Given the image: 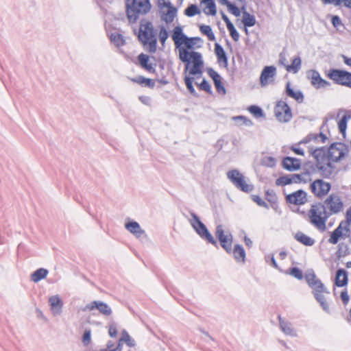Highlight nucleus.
Masks as SVG:
<instances>
[{"instance_id": "56", "label": "nucleus", "mask_w": 351, "mask_h": 351, "mask_svg": "<svg viewBox=\"0 0 351 351\" xmlns=\"http://www.w3.org/2000/svg\"><path fill=\"white\" fill-rule=\"evenodd\" d=\"M91 341V330L86 328L82 336V343L84 346H88Z\"/></svg>"}, {"instance_id": "49", "label": "nucleus", "mask_w": 351, "mask_h": 351, "mask_svg": "<svg viewBox=\"0 0 351 351\" xmlns=\"http://www.w3.org/2000/svg\"><path fill=\"white\" fill-rule=\"evenodd\" d=\"M123 337L120 339V341H124L126 343V344L132 347L135 345V341L134 339H132L128 332L125 330H123L122 331Z\"/></svg>"}, {"instance_id": "29", "label": "nucleus", "mask_w": 351, "mask_h": 351, "mask_svg": "<svg viewBox=\"0 0 351 351\" xmlns=\"http://www.w3.org/2000/svg\"><path fill=\"white\" fill-rule=\"evenodd\" d=\"M324 293H326V292H316L313 294L315 299L319 304L323 311H324L327 313H330L329 304L327 302L326 297L324 295Z\"/></svg>"}, {"instance_id": "61", "label": "nucleus", "mask_w": 351, "mask_h": 351, "mask_svg": "<svg viewBox=\"0 0 351 351\" xmlns=\"http://www.w3.org/2000/svg\"><path fill=\"white\" fill-rule=\"evenodd\" d=\"M278 62L280 65L285 66L286 69L287 66H289V64H287V53L285 49L279 54Z\"/></svg>"}, {"instance_id": "19", "label": "nucleus", "mask_w": 351, "mask_h": 351, "mask_svg": "<svg viewBox=\"0 0 351 351\" xmlns=\"http://www.w3.org/2000/svg\"><path fill=\"white\" fill-rule=\"evenodd\" d=\"M51 311L54 315H60L62 310L63 302L58 295H52L49 298Z\"/></svg>"}, {"instance_id": "27", "label": "nucleus", "mask_w": 351, "mask_h": 351, "mask_svg": "<svg viewBox=\"0 0 351 351\" xmlns=\"http://www.w3.org/2000/svg\"><path fill=\"white\" fill-rule=\"evenodd\" d=\"M285 93L288 97L293 98L299 104L304 101V95L302 92L301 90L295 91L291 88L290 82L287 83Z\"/></svg>"}, {"instance_id": "48", "label": "nucleus", "mask_w": 351, "mask_h": 351, "mask_svg": "<svg viewBox=\"0 0 351 351\" xmlns=\"http://www.w3.org/2000/svg\"><path fill=\"white\" fill-rule=\"evenodd\" d=\"M348 246L346 243L341 242L338 244L337 254L339 257L346 256L348 252Z\"/></svg>"}, {"instance_id": "1", "label": "nucleus", "mask_w": 351, "mask_h": 351, "mask_svg": "<svg viewBox=\"0 0 351 351\" xmlns=\"http://www.w3.org/2000/svg\"><path fill=\"white\" fill-rule=\"evenodd\" d=\"M343 204L340 197L330 194L324 203L318 202L311 206L308 212L310 222L320 230H325L326 222L332 214H337L343 209Z\"/></svg>"}, {"instance_id": "4", "label": "nucleus", "mask_w": 351, "mask_h": 351, "mask_svg": "<svg viewBox=\"0 0 351 351\" xmlns=\"http://www.w3.org/2000/svg\"><path fill=\"white\" fill-rule=\"evenodd\" d=\"M138 38L143 45H149V52L155 53L156 51L157 38L154 34L152 22L145 19L141 21Z\"/></svg>"}, {"instance_id": "47", "label": "nucleus", "mask_w": 351, "mask_h": 351, "mask_svg": "<svg viewBox=\"0 0 351 351\" xmlns=\"http://www.w3.org/2000/svg\"><path fill=\"white\" fill-rule=\"evenodd\" d=\"M200 13V10L197 5L191 4L189 5L184 10V14L189 16L192 17Z\"/></svg>"}, {"instance_id": "11", "label": "nucleus", "mask_w": 351, "mask_h": 351, "mask_svg": "<svg viewBox=\"0 0 351 351\" xmlns=\"http://www.w3.org/2000/svg\"><path fill=\"white\" fill-rule=\"evenodd\" d=\"M310 189L316 197H322L328 193L331 185L322 179H317L311 184Z\"/></svg>"}, {"instance_id": "39", "label": "nucleus", "mask_w": 351, "mask_h": 351, "mask_svg": "<svg viewBox=\"0 0 351 351\" xmlns=\"http://www.w3.org/2000/svg\"><path fill=\"white\" fill-rule=\"evenodd\" d=\"M167 8L168 9V11L166 14H164L162 19L166 23H169L173 21L174 18L177 14L178 11L177 9L173 5H171L169 7H167Z\"/></svg>"}, {"instance_id": "35", "label": "nucleus", "mask_w": 351, "mask_h": 351, "mask_svg": "<svg viewBox=\"0 0 351 351\" xmlns=\"http://www.w3.org/2000/svg\"><path fill=\"white\" fill-rule=\"evenodd\" d=\"M340 239H343V232L341 225L338 226L330 233V238L328 239V243L331 244H337Z\"/></svg>"}, {"instance_id": "8", "label": "nucleus", "mask_w": 351, "mask_h": 351, "mask_svg": "<svg viewBox=\"0 0 351 351\" xmlns=\"http://www.w3.org/2000/svg\"><path fill=\"white\" fill-rule=\"evenodd\" d=\"M274 114L278 121L282 123L290 121L293 117L291 108L282 100L277 101L274 108Z\"/></svg>"}, {"instance_id": "25", "label": "nucleus", "mask_w": 351, "mask_h": 351, "mask_svg": "<svg viewBox=\"0 0 351 351\" xmlns=\"http://www.w3.org/2000/svg\"><path fill=\"white\" fill-rule=\"evenodd\" d=\"M242 23L244 25V31L245 34H248L247 27H253L256 25V20L254 15L250 14L247 11L243 12V17L241 20Z\"/></svg>"}, {"instance_id": "33", "label": "nucleus", "mask_w": 351, "mask_h": 351, "mask_svg": "<svg viewBox=\"0 0 351 351\" xmlns=\"http://www.w3.org/2000/svg\"><path fill=\"white\" fill-rule=\"evenodd\" d=\"M138 60L139 62L140 65L147 71H148L150 73H154L156 71L155 69L153 67L152 64H149V56L144 54L141 53L138 56Z\"/></svg>"}, {"instance_id": "5", "label": "nucleus", "mask_w": 351, "mask_h": 351, "mask_svg": "<svg viewBox=\"0 0 351 351\" xmlns=\"http://www.w3.org/2000/svg\"><path fill=\"white\" fill-rule=\"evenodd\" d=\"M190 215L191 216V219H189V223L196 233L208 243H211L215 246H217L216 240L210 234L206 225L200 220L197 215L193 211L190 212Z\"/></svg>"}, {"instance_id": "16", "label": "nucleus", "mask_w": 351, "mask_h": 351, "mask_svg": "<svg viewBox=\"0 0 351 351\" xmlns=\"http://www.w3.org/2000/svg\"><path fill=\"white\" fill-rule=\"evenodd\" d=\"M287 203L295 205H302L307 202V193L302 190H298L287 195L285 197Z\"/></svg>"}, {"instance_id": "10", "label": "nucleus", "mask_w": 351, "mask_h": 351, "mask_svg": "<svg viewBox=\"0 0 351 351\" xmlns=\"http://www.w3.org/2000/svg\"><path fill=\"white\" fill-rule=\"evenodd\" d=\"M347 147L344 143H333L328 148V159L329 161L339 162L345 156Z\"/></svg>"}, {"instance_id": "15", "label": "nucleus", "mask_w": 351, "mask_h": 351, "mask_svg": "<svg viewBox=\"0 0 351 351\" xmlns=\"http://www.w3.org/2000/svg\"><path fill=\"white\" fill-rule=\"evenodd\" d=\"M95 309L99 311V312L105 315L110 316L112 313L111 308L105 302L100 300H94L87 304L83 308L84 312L92 311Z\"/></svg>"}, {"instance_id": "40", "label": "nucleus", "mask_w": 351, "mask_h": 351, "mask_svg": "<svg viewBox=\"0 0 351 351\" xmlns=\"http://www.w3.org/2000/svg\"><path fill=\"white\" fill-rule=\"evenodd\" d=\"M301 58L300 56H297L293 58L291 64L287 66V71L288 72H293L296 73L299 71L301 67Z\"/></svg>"}, {"instance_id": "13", "label": "nucleus", "mask_w": 351, "mask_h": 351, "mask_svg": "<svg viewBox=\"0 0 351 351\" xmlns=\"http://www.w3.org/2000/svg\"><path fill=\"white\" fill-rule=\"evenodd\" d=\"M215 234L221 247L227 253L230 254L232 252V236L230 234L229 235L224 234L222 225H218L217 226Z\"/></svg>"}, {"instance_id": "50", "label": "nucleus", "mask_w": 351, "mask_h": 351, "mask_svg": "<svg viewBox=\"0 0 351 351\" xmlns=\"http://www.w3.org/2000/svg\"><path fill=\"white\" fill-rule=\"evenodd\" d=\"M208 75L212 78L213 82H217L221 80L220 75L215 71L213 68H207L206 69Z\"/></svg>"}, {"instance_id": "37", "label": "nucleus", "mask_w": 351, "mask_h": 351, "mask_svg": "<svg viewBox=\"0 0 351 351\" xmlns=\"http://www.w3.org/2000/svg\"><path fill=\"white\" fill-rule=\"evenodd\" d=\"M49 271L47 269L45 268H39L36 269L34 272H33L31 275V280L34 282H38L41 280L46 278Z\"/></svg>"}, {"instance_id": "36", "label": "nucleus", "mask_w": 351, "mask_h": 351, "mask_svg": "<svg viewBox=\"0 0 351 351\" xmlns=\"http://www.w3.org/2000/svg\"><path fill=\"white\" fill-rule=\"evenodd\" d=\"M324 5H334L336 7L343 6L351 10V0H321Z\"/></svg>"}, {"instance_id": "44", "label": "nucleus", "mask_w": 351, "mask_h": 351, "mask_svg": "<svg viewBox=\"0 0 351 351\" xmlns=\"http://www.w3.org/2000/svg\"><path fill=\"white\" fill-rule=\"evenodd\" d=\"M292 183L293 180L291 174L280 176L276 180V184L277 186H286Z\"/></svg>"}, {"instance_id": "55", "label": "nucleus", "mask_w": 351, "mask_h": 351, "mask_svg": "<svg viewBox=\"0 0 351 351\" xmlns=\"http://www.w3.org/2000/svg\"><path fill=\"white\" fill-rule=\"evenodd\" d=\"M226 6L228 8V11L234 16L238 17L241 15V12L236 5L230 2Z\"/></svg>"}, {"instance_id": "46", "label": "nucleus", "mask_w": 351, "mask_h": 351, "mask_svg": "<svg viewBox=\"0 0 351 351\" xmlns=\"http://www.w3.org/2000/svg\"><path fill=\"white\" fill-rule=\"evenodd\" d=\"M108 335L110 337L114 338L118 332V324L113 320H110L108 324Z\"/></svg>"}, {"instance_id": "20", "label": "nucleus", "mask_w": 351, "mask_h": 351, "mask_svg": "<svg viewBox=\"0 0 351 351\" xmlns=\"http://www.w3.org/2000/svg\"><path fill=\"white\" fill-rule=\"evenodd\" d=\"M215 53L217 56V62L219 66L225 68L228 67V60L226 53L223 47L217 43L215 44Z\"/></svg>"}, {"instance_id": "45", "label": "nucleus", "mask_w": 351, "mask_h": 351, "mask_svg": "<svg viewBox=\"0 0 351 351\" xmlns=\"http://www.w3.org/2000/svg\"><path fill=\"white\" fill-rule=\"evenodd\" d=\"M249 112L252 114L256 118H261L265 117V113L263 110V109L256 105L250 106L248 108Z\"/></svg>"}, {"instance_id": "3", "label": "nucleus", "mask_w": 351, "mask_h": 351, "mask_svg": "<svg viewBox=\"0 0 351 351\" xmlns=\"http://www.w3.org/2000/svg\"><path fill=\"white\" fill-rule=\"evenodd\" d=\"M126 14L130 23H134L141 16L150 12L152 5L149 0H125Z\"/></svg>"}, {"instance_id": "62", "label": "nucleus", "mask_w": 351, "mask_h": 351, "mask_svg": "<svg viewBox=\"0 0 351 351\" xmlns=\"http://www.w3.org/2000/svg\"><path fill=\"white\" fill-rule=\"evenodd\" d=\"M227 29H228L232 38L236 42L238 41L239 39V34L234 25H230V27H227Z\"/></svg>"}, {"instance_id": "18", "label": "nucleus", "mask_w": 351, "mask_h": 351, "mask_svg": "<svg viewBox=\"0 0 351 351\" xmlns=\"http://www.w3.org/2000/svg\"><path fill=\"white\" fill-rule=\"evenodd\" d=\"M281 165L285 169L289 171H295L300 169L301 160L291 156H286L282 159Z\"/></svg>"}, {"instance_id": "51", "label": "nucleus", "mask_w": 351, "mask_h": 351, "mask_svg": "<svg viewBox=\"0 0 351 351\" xmlns=\"http://www.w3.org/2000/svg\"><path fill=\"white\" fill-rule=\"evenodd\" d=\"M208 75L212 78L213 82H217L221 80L220 75L215 71L213 68H207L206 69Z\"/></svg>"}, {"instance_id": "53", "label": "nucleus", "mask_w": 351, "mask_h": 351, "mask_svg": "<svg viewBox=\"0 0 351 351\" xmlns=\"http://www.w3.org/2000/svg\"><path fill=\"white\" fill-rule=\"evenodd\" d=\"M195 40H200V38L197 37L189 38L186 36V38H184V39L182 40V44L185 45L187 50L191 49L193 48V46L195 44L194 42Z\"/></svg>"}, {"instance_id": "12", "label": "nucleus", "mask_w": 351, "mask_h": 351, "mask_svg": "<svg viewBox=\"0 0 351 351\" xmlns=\"http://www.w3.org/2000/svg\"><path fill=\"white\" fill-rule=\"evenodd\" d=\"M315 172V165L311 162L304 165V172L301 174H291L293 183H307L311 180V174Z\"/></svg>"}, {"instance_id": "34", "label": "nucleus", "mask_w": 351, "mask_h": 351, "mask_svg": "<svg viewBox=\"0 0 351 351\" xmlns=\"http://www.w3.org/2000/svg\"><path fill=\"white\" fill-rule=\"evenodd\" d=\"M201 3L206 5L204 12L207 15L215 16L217 14L216 5L214 0H202Z\"/></svg>"}, {"instance_id": "64", "label": "nucleus", "mask_w": 351, "mask_h": 351, "mask_svg": "<svg viewBox=\"0 0 351 351\" xmlns=\"http://www.w3.org/2000/svg\"><path fill=\"white\" fill-rule=\"evenodd\" d=\"M331 23L334 27L338 28L339 26H343V23L340 17L337 15L332 16Z\"/></svg>"}, {"instance_id": "59", "label": "nucleus", "mask_w": 351, "mask_h": 351, "mask_svg": "<svg viewBox=\"0 0 351 351\" xmlns=\"http://www.w3.org/2000/svg\"><path fill=\"white\" fill-rule=\"evenodd\" d=\"M266 199L269 203H274L278 199L276 193L274 190H267L265 192Z\"/></svg>"}, {"instance_id": "28", "label": "nucleus", "mask_w": 351, "mask_h": 351, "mask_svg": "<svg viewBox=\"0 0 351 351\" xmlns=\"http://www.w3.org/2000/svg\"><path fill=\"white\" fill-rule=\"evenodd\" d=\"M348 272L344 269H339L336 272L335 285L342 287L348 284Z\"/></svg>"}, {"instance_id": "7", "label": "nucleus", "mask_w": 351, "mask_h": 351, "mask_svg": "<svg viewBox=\"0 0 351 351\" xmlns=\"http://www.w3.org/2000/svg\"><path fill=\"white\" fill-rule=\"evenodd\" d=\"M327 76L334 83L347 86L351 88V73L345 70L332 69L329 71Z\"/></svg>"}, {"instance_id": "41", "label": "nucleus", "mask_w": 351, "mask_h": 351, "mask_svg": "<svg viewBox=\"0 0 351 351\" xmlns=\"http://www.w3.org/2000/svg\"><path fill=\"white\" fill-rule=\"evenodd\" d=\"M110 40L117 47L123 46L125 43V40L124 39V36L119 33L114 32L112 33L110 35Z\"/></svg>"}, {"instance_id": "38", "label": "nucleus", "mask_w": 351, "mask_h": 351, "mask_svg": "<svg viewBox=\"0 0 351 351\" xmlns=\"http://www.w3.org/2000/svg\"><path fill=\"white\" fill-rule=\"evenodd\" d=\"M350 118L351 116L349 114V112L346 111L345 114L341 117L338 123L339 132L343 136V137L346 136L347 123Z\"/></svg>"}, {"instance_id": "2", "label": "nucleus", "mask_w": 351, "mask_h": 351, "mask_svg": "<svg viewBox=\"0 0 351 351\" xmlns=\"http://www.w3.org/2000/svg\"><path fill=\"white\" fill-rule=\"evenodd\" d=\"M171 38L176 48L179 49L180 60L186 63L184 73L189 71V74L192 75H201L204 66L202 56L199 52L189 51L184 47H181L182 40L184 38H186V36L183 33L182 27L177 26L173 29Z\"/></svg>"}, {"instance_id": "57", "label": "nucleus", "mask_w": 351, "mask_h": 351, "mask_svg": "<svg viewBox=\"0 0 351 351\" xmlns=\"http://www.w3.org/2000/svg\"><path fill=\"white\" fill-rule=\"evenodd\" d=\"M252 199L256 202L259 206L269 209V205L259 195H252Z\"/></svg>"}, {"instance_id": "32", "label": "nucleus", "mask_w": 351, "mask_h": 351, "mask_svg": "<svg viewBox=\"0 0 351 351\" xmlns=\"http://www.w3.org/2000/svg\"><path fill=\"white\" fill-rule=\"evenodd\" d=\"M295 240L306 246H312L315 243V240L307 236L303 232L298 231L294 236Z\"/></svg>"}, {"instance_id": "22", "label": "nucleus", "mask_w": 351, "mask_h": 351, "mask_svg": "<svg viewBox=\"0 0 351 351\" xmlns=\"http://www.w3.org/2000/svg\"><path fill=\"white\" fill-rule=\"evenodd\" d=\"M328 149L325 147H322L316 149L309 147V152L316 160L317 163H322L324 159L328 158Z\"/></svg>"}, {"instance_id": "17", "label": "nucleus", "mask_w": 351, "mask_h": 351, "mask_svg": "<svg viewBox=\"0 0 351 351\" xmlns=\"http://www.w3.org/2000/svg\"><path fill=\"white\" fill-rule=\"evenodd\" d=\"M276 68L274 66H266L261 71L260 82L262 86H265L274 80Z\"/></svg>"}, {"instance_id": "52", "label": "nucleus", "mask_w": 351, "mask_h": 351, "mask_svg": "<svg viewBox=\"0 0 351 351\" xmlns=\"http://www.w3.org/2000/svg\"><path fill=\"white\" fill-rule=\"evenodd\" d=\"M263 165L268 167H274L276 165V160L272 156H265L261 160Z\"/></svg>"}, {"instance_id": "54", "label": "nucleus", "mask_w": 351, "mask_h": 351, "mask_svg": "<svg viewBox=\"0 0 351 351\" xmlns=\"http://www.w3.org/2000/svg\"><path fill=\"white\" fill-rule=\"evenodd\" d=\"M289 274L298 280H302L304 278L302 270L297 267H291L290 269Z\"/></svg>"}, {"instance_id": "21", "label": "nucleus", "mask_w": 351, "mask_h": 351, "mask_svg": "<svg viewBox=\"0 0 351 351\" xmlns=\"http://www.w3.org/2000/svg\"><path fill=\"white\" fill-rule=\"evenodd\" d=\"M335 167L329 161L326 165L322 163L315 165V171L318 169L321 176L324 178H330L333 173Z\"/></svg>"}, {"instance_id": "58", "label": "nucleus", "mask_w": 351, "mask_h": 351, "mask_svg": "<svg viewBox=\"0 0 351 351\" xmlns=\"http://www.w3.org/2000/svg\"><path fill=\"white\" fill-rule=\"evenodd\" d=\"M169 34L167 30L164 26H162L159 32V40L162 45H165L167 39L168 38Z\"/></svg>"}, {"instance_id": "14", "label": "nucleus", "mask_w": 351, "mask_h": 351, "mask_svg": "<svg viewBox=\"0 0 351 351\" xmlns=\"http://www.w3.org/2000/svg\"><path fill=\"white\" fill-rule=\"evenodd\" d=\"M311 85L316 89L326 88L330 86V82L324 80L317 70H310L306 73Z\"/></svg>"}, {"instance_id": "31", "label": "nucleus", "mask_w": 351, "mask_h": 351, "mask_svg": "<svg viewBox=\"0 0 351 351\" xmlns=\"http://www.w3.org/2000/svg\"><path fill=\"white\" fill-rule=\"evenodd\" d=\"M234 259L237 262L245 263V251L242 245L240 244H236L232 250Z\"/></svg>"}, {"instance_id": "42", "label": "nucleus", "mask_w": 351, "mask_h": 351, "mask_svg": "<svg viewBox=\"0 0 351 351\" xmlns=\"http://www.w3.org/2000/svg\"><path fill=\"white\" fill-rule=\"evenodd\" d=\"M199 30L204 35L208 37L209 40L214 41L215 40V36L210 25H201L199 26Z\"/></svg>"}, {"instance_id": "9", "label": "nucleus", "mask_w": 351, "mask_h": 351, "mask_svg": "<svg viewBox=\"0 0 351 351\" xmlns=\"http://www.w3.org/2000/svg\"><path fill=\"white\" fill-rule=\"evenodd\" d=\"M304 278L308 285L312 289V293L316 292H326V294L330 293V291L324 286L321 280L316 276L313 270L307 271Z\"/></svg>"}, {"instance_id": "43", "label": "nucleus", "mask_w": 351, "mask_h": 351, "mask_svg": "<svg viewBox=\"0 0 351 351\" xmlns=\"http://www.w3.org/2000/svg\"><path fill=\"white\" fill-rule=\"evenodd\" d=\"M193 80H194V78L193 77L185 76L184 82H185V85H186L188 90L189 91V93L191 95H193L194 97H197L199 95H198L197 93L195 91V90L193 87Z\"/></svg>"}, {"instance_id": "63", "label": "nucleus", "mask_w": 351, "mask_h": 351, "mask_svg": "<svg viewBox=\"0 0 351 351\" xmlns=\"http://www.w3.org/2000/svg\"><path fill=\"white\" fill-rule=\"evenodd\" d=\"M233 119L236 121L237 120L241 121L242 125H245L247 126H251L253 124L252 121L250 119H249L247 117L242 116V115L234 117H233Z\"/></svg>"}, {"instance_id": "23", "label": "nucleus", "mask_w": 351, "mask_h": 351, "mask_svg": "<svg viewBox=\"0 0 351 351\" xmlns=\"http://www.w3.org/2000/svg\"><path fill=\"white\" fill-rule=\"evenodd\" d=\"M341 225L343 239L349 237L350 235V226L351 225V207L348 208L346 213V220H343L339 223Z\"/></svg>"}, {"instance_id": "6", "label": "nucleus", "mask_w": 351, "mask_h": 351, "mask_svg": "<svg viewBox=\"0 0 351 351\" xmlns=\"http://www.w3.org/2000/svg\"><path fill=\"white\" fill-rule=\"evenodd\" d=\"M226 175L234 186L240 191L249 193L253 190V185L247 184L245 180L244 176L237 169L228 171Z\"/></svg>"}, {"instance_id": "24", "label": "nucleus", "mask_w": 351, "mask_h": 351, "mask_svg": "<svg viewBox=\"0 0 351 351\" xmlns=\"http://www.w3.org/2000/svg\"><path fill=\"white\" fill-rule=\"evenodd\" d=\"M278 319L280 327L285 335H289L291 337L297 336V332L293 327L291 323L282 319L280 316H278Z\"/></svg>"}, {"instance_id": "30", "label": "nucleus", "mask_w": 351, "mask_h": 351, "mask_svg": "<svg viewBox=\"0 0 351 351\" xmlns=\"http://www.w3.org/2000/svg\"><path fill=\"white\" fill-rule=\"evenodd\" d=\"M324 293H326V292H316L313 294L315 299L319 304L323 311H324L327 313H330L329 304L327 302L326 297L324 295Z\"/></svg>"}, {"instance_id": "60", "label": "nucleus", "mask_w": 351, "mask_h": 351, "mask_svg": "<svg viewBox=\"0 0 351 351\" xmlns=\"http://www.w3.org/2000/svg\"><path fill=\"white\" fill-rule=\"evenodd\" d=\"M199 89L205 90L209 94L212 93L211 86L206 79H203L202 82L198 84Z\"/></svg>"}, {"instance_id": "26", "label": "nucleus", "mask_w": 351, "mask_h": 351, "mask_svg": "<svg viewBox=\"0 0 351 351\" xmlns=\"http://www.w3.org/2000/svg\"><path fill=\"white\" fill-rule=\"evenodd\" d=\"M125 227L130 232L134 234L138 238L145 234V231L141 229L139 223L136 221H132L126 223Z\"/></svg>"}]
</instances>
